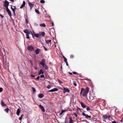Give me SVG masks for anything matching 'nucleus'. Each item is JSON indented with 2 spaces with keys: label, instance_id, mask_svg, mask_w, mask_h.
<instances>
[{
  "label": "nucleus",
  "instance_id": "1",
  "mask_svg": "<svg viewBox=\"0 0 123 123\" xmlns=\"http://www.w3.org/2000/svg\"><path fill=\"white\" fill-rule=\"evenodd\" d=\"M89 91V89L88 87H86L85 89L82 88L81 90L80 95H81L82 94L83 96L84 97H87Z\"/></svg>",
  "mask_w": 123,
  "mask_h": 123
},
{
  "label": "nucleus",
  "instance_id": "2",
  "mask_svg": "<svg viewBox=\"0 0 123 123\" xmlns=\"http://www.w3.org/2000/svg\"><path fill=\"white\" fill-rule=\"evenodd\" d=\"M46 61L44 59H43L41 62L39 63V64L42 65L43 67L46 70L48 68V67L45 64Z\"/></svg>",
  "mask_w": 123,
  "mask_h": 123
},
{
  "label": "nucleus",
  "instance_id": "3",
  "mask_svg": "<svg viewBox=\"0 0 123 123\" xmlns=\"http://www.w3.org/2000/svg\"><path fill=\"white\" fill-rule=\"evenodd\" d=\"M9 5V3L7 1L5 0L4 1V6L5 7L6 9L8 8V6Z\"/></svg>",
  "mask_w": 123,
  "mask_h": 123
},
{
  "label": "nucleus",
  "instance_id": "4",
  "mask_svg": "<svg viewBox=\"0 0 123 123\" xmlns=\"http://www.w3.org/2000/svg\"><path fill=\"white\" fill-rule=\"evenodd\" d=\"M27 49L29 51H32L34 49V48L31 45L27 47Z\"/></svg>",
  "mask_w": 123,
  "mask_h": 123
},
{
  "label": "nucleus",
  "instance_id": "5",
  "mask_svg": "<svg viewBox=\"0 0 123 123\" xmlns=\"http://www.w3.org/2000/svg\"><path fill=\"white\" fill-rule=\"evenodd\" d=\"M39 33L40 37H43L45 35V33L44 32H39Z\"/></svg>",
  "mask_w": 123,
  "mask_h": 123
},
{
  "label": "nucleus",
  "instance_id": "6",
  "mask_svg": "<svg viewBox=\"0 0 123 123\" xmlns=\"http://www.w3.org/2000/svg\"><path fill=\"white\" fill-rule=\"evenodd\" d=\"M38 106L43 112H44L45 111V109L44 107L43 106L40 104L38 105Z\"/></svg>",
  "mask_w": 123,
  "mask_h": 123
},
{
  "label": "nucleus",
  "instance_id": "7",
  "mask_svg": "<svg viewBox=\"0 0 123 123\" xmlns=\"http://www.w3.org/2000/svg\"><path fill=\"white\" fill-rule=\"evenodd\" d=\"M59 90L58 89L56 88H55L53 89H52L51 90L49 91H48L49 92H53L55 91H57Z\"/></svg>",
  "mask_w": 123,
  "mask_h": 123
},
{
  "label": "nucleus",
  "instance_id": "8",
  "mask_svg": "<svg viewBox=\"0 0 123 123\" xmlns=\"http://www.w3.org/2000/svg\"><path fill=\"white\" fill-rule=\"evenodd\" d=\"M6 11L7 12L9 16L11 18L12 16V14L11 12L9 10L8 8H7L6 9Z\"/></svg>",
  "mask_w": 123,
  "mask_h": 123
},
{
  "label": "nucleus",
  "instance_id": "9",
  "mask_svg": "<svg viewBox=\"0 0 123 123\" xmlns=\"http://www.w3.org/2000/svg\"><path fill=\"white\" fill-rule=\"evenodd\" d=\"M64 89L63 90V92L64 93H65V92H67L68 93L69 92H70V90H69L68 88H66L64 87Z\"/></svg>",
  "mask_w": 123,
  "mask_h": 123
},
{
  "label": "nucleus",
  "instance_id": "10",
  "mask_svg": "<svg viewBox=\"0 0 123 123\" xmlns=\"http://www.w3.org/2000/svg\"><path fill=\"white\" fill-rule=\"evenodd\" d=\"M28 4L30 7V10H31L32 9V7L34 6V5L33 4L31 3L30 2H28Z\"/></svg>",
  "mask_w": 123,
  "mask_h": 123
},
{
  "label": "nucleus",
  "instance_id": "11",
  "mask_svg": "<svg viewBox=\"0 0 123 123\" xmlns=\"http://www.w3.org/2000/svg\"><path fill=\"white\" fill-rule=\"evenodd\" d=\"M1 105L2 106L4 107L6 106V104L4 103L3 100H2L1 102Z\"/></svg>",
  "mask_w": 123,
  "mask_h": 123
},
{
  "label": "nucleus",
  "instance_id": "12",
  "mask_svg": "<svg viewBox=\"0 0 123 123\" xmlns=\"http://www.w3.org/2000/svg\"><path fill=\"white\" fill-rule=\"evenodd\" d=\"M80 104L82 107L83 108H85L87 106H86L85 105L84 103L83 102H81Z\"/></svg>",
  "mask_w": 123,
  "mask_h": 123
},
{
  "label": "nucleus",
  "instance_id": "13",
  "mask_svg": "<svg viewBox=\"0 0 123 123\" xmlns=\"http://www.w3.org/2000/svg\"><path fill=\"white\" fill-rule=\"evenodd\" d=\"M25 5V1H23V3L22 5H21V6L20 7V8H22Z\"/></svg>",
  "mask_w": 123,
  "mask_h": 123
},
{
  "label": "nucleus",
  "instance_id": "14",
  "mask_svg": "<svg viewBox=\"0 0 123 123\" xmlns=\"http://www.w3.org/2000/svg\"><path fill=\"white\" fill-rule=\"evenodd\" d=\"M40 50L39 49H37L35 51V52L36 54H38L40 52Z\"/></svg>",
  "mask_w": 123,
  "mask_h": 123
},
{
  "label": "nucleus",
  "instance_id": "15",
  "mask_svg": "<svg viewBox=\"0 0 123 123\" xmlns=\"http://www.w3.org/2000/svg\"><path fill=\"white\" fill-rule=\"evenodd\" d=\"M20 112V110L19 109H17V112H16V114L17 115H18L19 116V113Z\"/></svg>",
  "mask_w": 123,
  "mask_h": 123
},
{
  "label": "nucleus",
  "instance_id": "16",
  "mask_svg": "<svg viewBox=\"0 0 123 123\" xmlns=\"http://www.w3.org/2000/svg\"><path fill=\"white\" fill-rule=\"evenodd\" d=\"M38 97L40 98H42L44 96V95L43 94L40 93L39 94Z\"/></svg>",
  "mask_w": 123,
  "mask_h": 123
},
{
  "label": "nucleus",
  "instance_id": "17",
  "mask_svg": "<svg viewBox=\"0 0 123 123\" xmlns=\"http://www.w3.org/2000/svg\"><path fill=\"white\" fill-rule=\"evenodd\" d=\"M82 115L83 116H85V118H88V115L87 114H86L84 113L83 112L82 113Z\"/></svg>",
  "mask_w": 123,
  "mask_h": 123
},
{
  "label": "nucleus",
  "instance_id": "18",
  "mask_svg": "<svg viewBox=\"0 0 123 123\" xmlns=\"http://www.w3.org/2000/svg\"><path fill=\"white\" fill-rule=\"evenodd\" d=\"M44 73V72L41 69H40L39 72L38 73V75H39L41 74H43Z\"/></svg>",
  "mask_w": 123,
  "mask_h": 123
},
{
  "label": "nucleus",
  "instance_id": "19",
  "mask_svg": "<svg viewBox=\"0 0 123 123\" xmlns=\"http://www.w3.org/2000/svg\"><path fill=\"white\" fill-rule=\"evenodd\" d=\"M45 42L47 44H48L49 43H51V40H45Z\"/></svg>",
  "mask_w": 123,
  "mask_h": 123
},
{
  "label": "nucleus",
  "instance_id": "20",
  "mask_svg": "<svg viewBox=\"0 0 123 123\" xmlns=\"http://www.w3.org/2000/svg\"><path fill=\"white\" fill-rule=\"evenodd\" d=\"M39 25L40 26L45 27L46 26V25L44 23H43V24H40Z\"/></svg>",
  "mask_w": 123,
  "mask_h": 123
},
{
  "label": "nucleus",
  "instance_id": "21",
  "mask_svg": "<svg viewBox=\"0 0 123 123\" xmlns=\"http://www.w3.org/2000/svg\"><path fill=\"white\" fill-rule=\"evenodd\" d=\"M29 31L27 29H25L24 31V32L26 34H27Z\"/></svg>",
  "mask_w": 123,
  "mask_h": 123
},
{
  "label": "nucleus",
  "instance_id": "22",
  "mask_svg": "<svg viewBox=\"0 0 123 123\" xmlns=\"http://www.w3.org/2000/svg\"><path fill=\"white\" fill-rule=\"evenodd\" d=\"M35 37L37 38H38L40 37L39 33L38 34H35Z\"/></svg>",
  "mask_w": 123,
  "mask_h": 123
},
{
  "label": "nucleus",
  "instance_id": "23",
  "mask_svg": "<svg viewBox=\"0 0 123 123\" xmlns=\"http://www.w3.org/2000/svg\"><path fill=\"white\" fill-rule=\"evenodd\" d=\"M9 109L8 108H7L6 109H5L4 111L6 113H8L9 112Z\"/></svg>",
  "mask_w": 123,
  "mask_h": 123
},
{
  "label": "nucleus",
  "instance_id": "24",
  "mask_svg": "<svg viewBox=\"0 0 123 123\" xmlns=\"http://www.w3.org/2000/svg\"><path fill=\"white\" fill-rule=\"evenodd\" d=\"M69 119H70V120L69 121V123H74L73 122V120L71 118H70Z\"/></svg>",
  "mask_w": 123,
  "mask_h": 123
},
{
  "label": "nucleus",
  "instance_id": "25",
  "mask_svg": "<svg viewBox=\"0 0 123 123\" xmlns=\"http://www.w3.org/2000/svg\"><path fill=\"white\" fill-rule=\"evenodd\" d=\"M73 85L75 86H76L77 85V84H76V81H73Z\"/></svg>",
  "mask_w": 123,
  "mask_h": 123
},
{
  "label": "nucleus",
  "instance_id": "26",
  "mask_svg": "<svg viewBox=\"0 0 123 123\" xmlns=\"http://www.w3.org/2000/svg\"><path fill=\"white\" fill-rule=\"evenodd\" d=\"M57 80L58 82L60 84H62L63 83L59 79L57 78Z\"/></svg>",
  "mask_w": 123,
  "mask_h": 123
},
{
  "label": "nucleus",
  "instance_id": "27",
  "mask_svg": "<svg viewBox=\"0 0 123 123\" xmlns=\"http://www.w3.org/2000/svg\"><path fill=\"white\" fill-rule=\"evenodd\" d=\"M26 18L25 17V20L26 21V22L27 24L28 23V16L27 15H26Z\"/></svg>",
  "mask_w": 123,
  "mask_h": 123
},
{
  "label": "nucleus",
  "instance_id": "28",
  "mask_svg": "<svg viewBox=\"0 0 123 123\" xmlns=\"http://www.w3.org/2000/svg\"><path fill=\"white\" fill-rule=\"evenodd\" d=\"M35 10L36 12L38 14H40V12L38 10L36 9Z\"/></svg>",
  "mask_w": 123,
  "mask_h": 123
},
{
  "label": "nucleus",
  "instance_id": "29",
  "mask_svg": "<svg viewBox=\"0 0 123 123\" xmlns=\"http://www.w3.org/2000/svg\"><path fill=\"white\" fill-rule=\"evenodd\" d=\"M84 79L89 81L90 83H91V81L90 80V79H89L88 78H86L85 79Z\"/></svg>",
  "mask_w": 123,
  "mask_h": 123
},
{
  "label": "nucleus",
  "instance_id": "30",
  "mask_svg": "<svg viewBox=\"0 0 123 123\" xmlns=\"http://www.w3.org/2000/svg\"><path fill=\"white\" fill-rule=\"evenodd\" d=\"M103 118L105 119H106L108 118V116L106 115L104 116H103Z\"/></svg>",
  "mask_w": 123,
  "mask_h": 123
},
{
  "label": "nucleus",
  "instance_id": "31",
  "mask_svg": "<svg viewBox=\"0 0 123 123\" xmlns=\"http://www.w3.org/2000/svg\"><path fill=\"white\" fill-rule=\"evenodd\" d=\"M23 116L24 115L23 114L19 118V120H21L22 119V118Z\"/></svg>",
  "mask_w": 123,
  "mask_h": 123
},
{
  "label": "nucleus",
  "instance_id": "32",
  "mask_svg": "<svg viewBox=\"0 0 123 123\" xmlns=\"http://www.w3.org/2000/svg\"><path fill=\"white\" fill-rule=\"evenodd\" d=\"M26 38H27L28 39H29L30 38L29 35L28 34H26Z\"/></svg>",
  "mask_w": 123,
  "mask_h": 123
},
{
  "label": "nucleus",
  "instance_id": "33",
  "mask_svg": "<svg viewBox=\"0 0 123 123\" xmlns=\"http://www.w3.org/2000/svg\"><path fill=\"white\" fill-rule=\"evenodd\" d=\"M66 111L65 110H62L61 112L60 113V115H61L62 114Z\"/></svg>",
  "mask_w": 123,
  "mask_h": 123
},
{
  "label": "nucleus",
  "instance_id": "34",
  "mask_svg": "<svg viewBox=\"0 0 123 123\" xmlns=\"http://www.w3.org/2000/svg\"><path fill=\"white\" fill-rule=\"evenodd\" d=\"M32 88L33 93L34 92L36 91V90L34 87H32Z\"/></svg>",
  "mask_w": 123,
  "mask_h": 123
},
{
  "label": "nucleus",
  "instance_id": "35",
  "mask_svg": "<svg viewBox=\"0 0 123 123\" xmlns=\"http://www.w3.org/2000/svg\"><path fill=\"white\" fill-rule=\"evenodd\" d=\"M86 110L88 111H90L91 110V109L89 107H87Z\"/></svg>",
  "mask_w": 123,
  "mask_h": 123
},
{
  "label": "nucleus",
  "instance_id": "36",
  "mask_svg": "<svg viewBox=\"0 0 123 123\" xmlns=\"http://www.w3.org/2000/svg\"><path fill=\"white\" fill-rule=\"evenodd\" d=\"M40 2L42 3H44L45 2L44 0H40Z\"/></svg>",
  "mask_w": 123,
  "mask_h": 123
},
{
  "label": "nucleus",
  "instance_id": "37",
  "mask_svg": "<svg viewBox=\"0 0 123 123\" xmlns=\"http://www.w3.org/2000/svg\"><path fill=\"white\" fill-rule=\"evenodd\" d=\"M43 46L44 47L45 51H47L48 50V49L46 48L45 46Z\"/></svg>",
  "mask_w": 123,
  "mask_h": 123
},
{
  "label": "nucleus",
  "instance_id": "38",
  "mask_svg": "<svg viewBox=\"0 0 123 123\" xmlns=\"http://www.w3.org/2000/svg\"><path fill=\"white\" fill-rule=\"evenodd\" d=\"M51 86L50 85H49L47 86V88L48 89H49L51 88Z\"/></svg>",
  "mask_w": 123,
  "mask_h": 123
},
{
  "label": "nucleus",
  "instance_id": "39",
  "mask_svg": "<svg viewBox=\"0 0 123 123\" xmlns=\"http://www.w3.org/2000/svg\"><path fill=\"white\" fill-rule=\"evenodd\" d=\"M64 62H67V59H66V58H64Z\"/></svg>",
  "mask_w": 123,
  "mask_h": 123
},
{
  "label": "nucleus",
  "instance_id": "40",
  "mask_svg": "<svg viewBox=\"0 0 123 123\" xmlns=\"http://www.w3.org/2000/svg\"><path fill=\"white\" fill-rule=\"evenodd\" d=\"M32 33L31 31H29L28 32V34H32Z\"/></svg>",
  "mask_w": 123,
  "mask_h": 123
},
{
  "label": "nucleus",
  "instance_id": "41",
  "mask_svg": "<svg viewBox=\"0 0 123 123\" xmlns=\"http://www.w3.org/2000/svg\"><path fill=\"white\" fill-rule=\"evenodd\" d=\"M3 90V88L1 87L0 88V92H2Z\"/></svg>",
  "mask_w": 123,
  "mask_h": 123
},
{
  "label": "nucleus",
  "instance_id": "42",
  "mask_svg": "<svg viewBox=\"0 0 123 123\" xmlns=\"http://www.w3.org/2000/svg\"><path fill=\"white\" fill-rule=\"evenodd\" d=\"M62 65H61V67L60 68V71H62Z\"/></svg>",
  "mask_w": 123,
  "mask_h": 123
},
{
  "label": "nucleus",
  "instance_id": "43",
  "mask_svg": "<svg viewBox=\"0 0 123 123\" xmlns=\"http://www.w3.org/2000/svg\"><path fill=\"white\" fill-rule=\"evenodd\" d=\"M73 114L75 115V117H77V114L76 113H73Z\"/></svg>",
  "mask_w": 123,
  "mask_h": 123
},
{
  "label": "nucleus",
  "instance_id": "44",
  "mask_svg": "<svg viewBox=\"0 0 123 123\" xmlns=\"http://www.w3.org/2000/svg\"><path fill=\"white\" fill-rule=\"evenodd\" d=\"M40 77L41 78H42V77L44 78V75L43 74H42V75H41Z\"/></svg>",
  "mask_w": 123,
  "mask_h": 123
},
{
  "label": "nucleus",
  "instance_id": "45",
  "mask_svg": "<svg viewBox=\"0 0 123 123\" xmlns=\"http://www.w3.org/2000/svg\"><path fill=\"white\" fill-rule=\"evenodd\" d=\"M14 11H15L16 9H17L16 6H14Z\"/></svg>",
  "mask_w": 123,
  "mask_h": 123
},
{
  "label": "nucleus",
  "instance_id": "46",
  "mask_svg": "<svg viewBox=\"0 0 123 123\" xmlns=\"http://www.w3.org/2000/svg\"><path fill=\"white\" fill-rule=\"evenodd\" d=\"M31 76L32 77L34 78L35 76L34 75H33L32 74H31Z\"/></svg>",
  "mask_w": 123,
  "mask_h": 123
},
{
  "label": "nucleus",
  "instance_id": "47",
  "mask_svg": "<svg viewBox=\"0 0 123 123\" xmlns=\"http://www.w3.org/2000/svg\"><path fill=\"white\" fill-rule=\"evenodd\" d=\"M82 121V122H84V121H85L86 123H88V121H87L86 120H82V121Z\"/></svg>",
  "mask_w": 123,
  "mask_h": 123
},
{
  "label": "nucleus",
  "instance_id": "48",
  "mask_svg": "<svg viewBox=\"0 0 123 123\" xmlns=\"http://www.w3.org/2000/svg\"><path fill=\"white\" fill-rule=\"evenodd\" d=\"M70 57L71 58H72L74 57V56L73 55H70Z\"/></svg>",
  "mask_w": 123,
  "mask_h": 123
},
{
  "label": "nucleus",
  "instance_id": "49",
  "mask_svg": "<svg viewBox=\"0 0 123 123\" xmlns=\"http://www.w3.org/2000/svg\"><path fill=\"white\" fill-rule=\"evenodd\" d=\"M39 78H40V76H37V78L35 79V80H39Z\"/></svg>",
  "mask_w": 123,
  "mask_h": 123
},
{
  "label": "nucleus",
  "instance_id": "50",
  "mask_svg": "<svg viewBox=\"0 0 123 123\" xmlns=\"http://www.w3.org/2000/svg\"><path fill=\"white\" fill-rule=\"evenodd\" d=\"M11 9H12V11H14V8H12V5H11Z\"/></svg>",
  "mask_w": 123,
  "mask_h": 123
},
{
  "label": "nucleus",
  "instance_id": "51",
  "mask_svg": "<svg viewBox=\"0 0 123 123\" xmlns=\"http://www.w3.org/2000/svg\"><path fill=\"white\" fill-rule=\"evenodd\" d=\"M0 16L2 18L4 17V16L0 13Z\"/></svg>",
  "mask_w": 123,
  "mask_h": 123
},
{
  "label": "nucleus",
  "instance_id": "52",
  "mask_svg": "<svg viewBox=\"0 0 123 123\" xmlns=\"http://www.w3.org/2000/svg\"><path fill=\"white\" fill-rule=\"evenodd\" d=\"M112 123H117L115 121L112 122Z\"/></svg>",
  "mask_w": 123,
  "mask_h": 123
},
{
  "label": "nucleus",
  "instance_id": "53",
  "mask_svg": "<svg viewBox=\"0 0 123 123\" xmlns=\"http://www.w3.org/2000/svg\"><path fill=\"white\" fill-rule=\"evenodd\" d=\"M13 15H14V16H15V11H13Z\"/></svg>",
  "mask_w": 123,
  "mask_h": 123
},
{
  "label": "nucleus",
  "instance_id": "54",
  "mask_svg": "<svg viewBox=\"0 0 123 123\" xmlns=\"http://www.w3.org/2000/svg\"><path fill=\"white\" fill-rule=\"evenodd\" d=\"M73 74H77V72H74L73 73Z\"/></svg>",
  "mask_w": 123,
  "mask_h": 123
},
{
  "label": "nucleus",
  "instance_id": "55",
  "mask_svg": "<svg viewBox=\"0 0 123 123\" xmlns=\"http://www.w3.org/2000/svg\"><path fill=\"white\" fill-rule=\"evenodd\" d=\"M65 63H66V65H67V66H68V64L67 62H65Z\"/></svg>",
  "mask_w": 123,
  "mask_h": 123
},
{
  "label": "nucleus",
  "instance_id": "56",
  "mask_svg": "<svg viewBox=\"0 0 123 123\" xmlns=\"http://www.w3.org/2000/svg\"><path fill=\"white\" fill-rule=\"evenodd\" d=\"M35 26H37L38 25V24L37 23H35Z\"/></svg>",
  "mask_w": 123,
  "mask_h": 123
},
{
  "label": "nucleus",
  "instance_id": "57",
  "mask_svg": "<svg viewBox=\"0 0 123 123\" xmlns=\"http://www.w3.org/2000/svg\"><path fill=\"white\" fill-rule=\"evenodd\" d=\"M120 122H123V118L120 121Z\"/></svg>",
  "mask_w": 123,
  "mask_h": 123
},
{
  "label": "nucleus",
  "instance_id": "58",
  "mask_svg": "<svg viewBox=\"0 0 123 123\" xmlns=\"http://www.w3.org/2000/svg\"><path fill=\"white\" fill-rule=\"evenodd\" d=\"M69 74H70V75H72V73H70V72H69Z\"/></svg>",
  "mask_w": 123,
  "mask_h": 123
},
{
  "label": "nucleus",
  "instance_id": "59",
  "mask_svg": "<svg viewBox=\"0 0 123 123\" xmlns=\"http://www.w3.org/2000/svg\"><path fill=\"white\" fill-rule=\"evenodd\" d=\"M34 68L35 69L37 70V67H34Z\"/></svg>",
  "mask_w": 123,
  "mask_h": 123
},
{
  "label": "nucleus",
  "instance_id": "60",
  "mask_svg": "<svg viewBox=\"0 0 123 123\" xmlns=\"http://www.w3.org/2000/svg\"><path fill=\"white\" fill-rule=\"evenodd\" d=\"M91 117V116H89L88 115V118H90Z\"/></svg>",
  "mask_w": 123,
  "mask_h": 123
},
{
  "label": "nucleus",
  "instance_id": "61",
  "mask_svg": "<svg viewBox=\"0 0 123 123\" xmlns=\"http://www.w3.org/2000/svg\"><path fill=\"white\" fill-rule=\"evenodd\" d=\"M52 26H53L54 25V24L52 22Z\"/></svg>",
  "mask_w": 123,
  "mask_h": 123
},
{
  "label": "nucleus",
  "instance_id": "62",
  "mask_svg": "<svg viewBox=\"0 0 123 123\" xmlns=\"http://www.w3.org/2000/svg\"><path fill=\"white\" fill-rule=\"evenodd\" d=\"M110 116H109L108 117V118L109 119V118H110Z\"/></svg>",
  "mask_w": 123,
  "mask_h": 123
},
{
  "label": "nucleus",
  "instance_id": "63",
  "mask_svg": "<svg viewBox=\"0 0 123 123\" xmlns=\"http://www.w3.org/2000/svg\"><path fill=\"white\" fill-rule=\"evenodd\" d=\"M63 57L64 58H64H65V57L64 56H63Z\"/></svg>",
  "mask_w": 123,
  "mask_h": 123
},
{
  "label": "nucleus",
  "instance_id": "64",
  "mask_svg": "<svg viewBox=\"0 0 123 123\" xmlns=\"http://www.w3.org/2000/svg\"><path fill=\"white\" fill-rule=\"evenodd\" d=\"M94 118H93V117H92V119H94Z\"/></svg>",
  "mask_w": 123,
  "mask_h": 123
}]
</instances>
